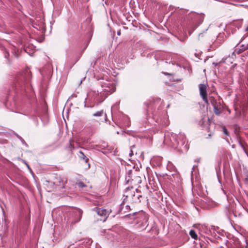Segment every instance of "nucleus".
<instances>
[{
  "label": "nucleus",
  "instance_id": "4468645a",
  "mask_svg": "<svg viewBox=\"0 0 248 248\" xmlns=\"http://www.w3.org/2000/svg\"><path fill=\"white\" fill-rule=\"evenodd\" d=\"M210 101L214 107L215 106H216V102L214 98H211Z\"/></svg>",
  "mask_w": 248,
  "mask_h": 248
},
{
  "label": "nucleus",
  "instance_id": "9d476101",
  "mask_svg": "<svg viewBox=\"0 0 248 248\" xmlns=\"http://www.w3.org/2000/svg\"><path fill=\"white\" fill-rule=\"evenodd\" d=\"M189 235L195 240H197L198 239V235L194 230H190L189 232Z\"/></svg>",
  "mask_w": 248,
  "mask_h": 248
},
{
  "label": "nucleus",
  "instance_id": "393cba45",
  "mask_svg": "<svg viewBox=\"0 0 248 248\" xmlns=\"http://www.w3.org/2000/svg\"><path fill=\"white\" fill-rule=\"evenodd\" d=\"M206 129H208V126H207L206 127Z\"/></svg>",
  "mask_w": 248,
  "mask_h": 248
},
{
  "label": "nucleus",
  "instance_id": "423d86ee",
  "mask_svg": "<svg viewBox=\"0 0 248 248\" xmlns=\"http://www.w3.org/2000/svg\"><path fill=\"white\" fill-rule=\"evenodd\" d=\"M248 48L247 46L242 47L241 49L236 48L234 51L232 53V56L235 55V54H240L243 51H244L245 49H247Z\"/></svg>",
  "mask_w": 248,
  "mask_h": 248
},
{
  "label": "nucleus",
  "instance_id": "a211bd4d",
  "mask_svg": "<svg viewBox=\"0 0 248 248\" xmlns=\"http://www.w3.org/2000/svg\"><path fill=\"white\" fill-rule=\"evenodd\" d=\"M23 162L25 163V164H26V165L27 166V167L28 168V169H30V167L29 166V165L26 162V161L24 160H22Z\"/></svg>",
  "mask_w": 248,
  "mask_h": 248
},
{
  "label": "nucleus",
  "instance_id": "ddd939ff",
  "mask_svg": "<svg viewBox=\"0 0 248 248\" xmlns=\"http://www.w3.org/2000/svg\"><path fill=\"white\" fill-rule=\"evenodd\" d=\"M77 185L80 188H82L86 186V185L83 182H81L77 183Z\"/></svg>",
  "mask_w": 248,
  "mask_h": 248
},
{
  "label": "nucleus",
  "instance_id": "9b49d317",
  "mask_svg": "<svg viewBox=\"0 0 248 248\" xmlns=\"http://www.w3.org/2000/svg\"><path fill=\"white\" fill-rule=\"evenodd\" d=\"M75 214H76V215L79 216V218L77 220V221H78L80 219V218L81 217L82 214V211L81 210H80L79 209H77L76 210Z\"/></svg>",
  "mask_w": 248,
  "mask_h": 248
},
{
  "label": "nucleus",
  "instance_id": "a878e982",
  "mask_svg": "<svg viewBox=\"0 0 248 248\" xmlns=\"http://www.w3.org/2000/svg\"><path fill=\"white\" fill-rule=\"evenodd\" d=\"M239 246H237L236 247V248H239Z\"/></svg>",
  "mask_w": 248,
  "mask_h": 248
},
{
  "label": "nucleus",
  "instance_id": "7ed1b4c3",
  "mask_svg": "<svg viewBox=\"0 0 248 248\" xmlns=\"http://www.w3.org/2000/svg\"><path fill=\"white\" fill-rule=\"evenodd\" d=\"M200 93L203 100L208 104V99L207 98V86L204 84H200L199 85Z\"/></svg>",
  "mask_w": 248,
  "mask_h": 248
},
{
  "label": "nucleus",
  "instance_id": "412c9836",
  "mask_svg": "<svg viewBox=\"0 0 248 248\" xmlns=\"http://www.w3.org/2000/svg\"><path fill=\"white\" fill-rule=\"evenodd\" d=\"M210 123V120H209V118H208V119H207V121L206 123H207V124H209Z\"/></svg>",
  "mask_w": 248,
  "mask_h": 248
},
{
  "label": "nucleus",
  "instance_id": "f8f14e48",
  "mask_svg": "<svg viewBox=\"0 0 248 248\" xmlns=\"http://www.w3.org/2000/svg\"><path fill=\"white\" fill-rule=\"evenodd\" d=\"M214 110L215 113L216 115H220V114L221 113V111H220V109L218 108L217 106H214Z\"/></svg>",
  "mask_w": 248,
  "mask_h": 248
},
{
  "label": "nucleus",
  "instance_id": "0eeeda50",
  "mask_svg": "<svg viewBox=\"0 0 248 248\" xmlns=\"http://www.w3.org/2000/svg\"><path fill=\"white\" fill-rule=\"evenodd\" d=\"M29 82V78L28 79H25L24 77H21L20 79V81H18L19 85H24L25 83H28Z\"/></svg>",
  "mask_w": 248,
  "mask_h": 248
},
{
  "label": "nucleus",
  "instance_id": "f3484780",
  "mask_svg": "<svg viewBox=\"0 0 248 248\" xmlns=\"http://www.w3.org/2000/svg\"><path fill=\"white\" fill-rule=\"evenodd\" d=\"M70 148L72 149H74V146L73 144V142L71 141H70Z\"/></svg>",
  "mask_w": 248,
  "mask_h": 248
},
{
  "label": "nucleus",
  "instance_id": "6ab92c4d",
  "mask_svg": "<svg viewBox=\"0 0 248 248\" xmlns=\"http://www.w3.org/2000/svg\"><path fill=\"white\" fill-rule=\"evenodd\" d=\"M96 98V100L97 101H99L100 102H102V101H103V100H99V99L97 97H96V98Z\"/></svg>",
  "mask_w": 248,
  "mask_h": 248
},
{
  "label": "nucleus",
  "instance_id": "aec40b11",
  "mask_svg": "<svg viewBox=\"0 0 248 248\" xmlns=\"http://www.w3.org/2000/svg\"><path fill=\"white\" fill-rule=\"evenodd\" d=\"M117 35L120 36L121 35V31L119 30L117 31Z\"/></svg>",
  "mask_w": 248,
  "mask_h": 248
},
{
  "label": "nucleus",
  "instance_id": "5701e85b",
  "mask_svg": "<svg viewBox=\"0 0 248 248\" xmlns=\"http://www.w3.org/2000/svg\"><path fill=\"white\" fill-rule=\"evenodd\" d=\"M133 152H132V150H131V153H129V155H133Z\"/></svg>",
  "mask_w": 248,
  "mask_h": 248
},
{
  "label": "nucleus",
  "instance_id": "f03ea898",
  "mask_svg": "<svg viewBox=\"0 0 248 248\" xmlns=\"http://www.w3.org/2000/svg\"><path fill=\"white\" fill-rule=\"evenodd\" d=\"M124 201L129 200L132 202H135L136 198L135 192L132 188H127L124 195Z\"/></svg>",
  "mask_w": 248,
  "mask_h": 248
},
{
  "label": "nucleus",
  "instance_id": "1a4fd4ad",
  "mask_svg": "<svg viewBox=\"0 0 248 248\" xmlns=\"http://www.w3.org/2000/svg\"><path fill=\"white\" fill-rule=\"evenodd\" d=\"M79 155H78L79 157L81 159L85 160L86 163H87L88 159L86 157V156L84 154V153L82 151H79Z\"/></svg>",
  "mask_w": 248,
  "mask_h": 248
},
{
  "label": "nucleus",
  "instance_id": "39448f33",
  "mask_svg": "<svg viewBox=\"0 0 248 248\" xmlns=\"http://www.w3.org/2000/svg\"><path fill=\"white\" fill-rule=\"evenodd\" d=\"M192 16L194 18V22L196 21L198 19L200 20V23L203 20V16L201 15L197 14L196 13H192Z\"/></svg>",
  "mask_w": 248,
  "mask_h": 248
},
{
  "label": "nucleus",
  "instance_id": "20e7f679",
  "mask_svg": "<svg viewBox=\"0 0 248 248\" xmlns=\"http://www.w3.org/2000/svg\"><path fill=\"white\" fill-rule=\"evenodd\" d=\"M95 210L96 211L97 215L102 217L100 219L104 221H105L109 215L108 211L104 209L98 208H96Z\"/></svg>",
  "mask_w": 248,
  "mask_h": 248
},
{
  "label": "nucleus",
  "instance_id": "b1692460",
  "mask_svg": "<svg viewBox=\"0 0 248 248\" xmlns=\"http://www.w3.org/2000/svg\"><path fill=\"white\" fill-rule=\"evenodd\" d=\"M211 133H210V134H208V136H209V137H211Z\"/></svg>",
  "mask_w": 248,
  "mask_h": 248
},
{
  "label": "nucleus",
  "instance_id": "f257e3e1",
  "mask_svg": "<svg viewBox=\"0 0 248 248\" xmlns=\"http://www.w3.org/2000/svg\"><path fill=\"white\" fill-rule=\"evenodd\" d=\"M164 138V142L179 152H185L188 149L187 141L184 134L165 135Z\"/></svg>",
  "mask_w": 248,
  "mask_h": 248
},
{
  "label": "nucleus",
  "instance_id": "6e6552de",
  "mask_svg": "<svg viewBox=\"0 0 248 248\" xmlns=\"http://www.w3.org/2000/svg\"><path fill=\"white\" fill-rule=\"evenodd\" d=\"M103 115H104L105 116V117H106V114L104 112L103 110H101L100 111H97L96 112L93 114V116L94 117H100V116H102Z\"/></svg>",
  "mask_w": 248,
  "mask_h": 248
},
{
  "label": "nucleus",
  "instance_id": "dca6fc26",
  "mask_svg": "<svg viewBox=\"0 0 248 248\" xmlns=\"http://www.w3.org/2000/svg\"><path fill=\"white\" fill-rule=\"evenodd\" d=\"M223 132H224V133L225 135H228V131H227V129H226V128H225V127H224V128H223Z\"/></svg>",
  "mask_w": 248,
  "mask_h": 248
},
{
  "label": "nucleus",
  "instance_id": "2eb2a0df",
  "mask_svg": "<svg viewBox=\"0 0 248 248\" xmlns=\"http://www.w3.org/2000/svg\"><path fill=\"white\" fill-rule=\"evenodd\" d=\"M14 53L16 57H18V50L15 48L14 50Z\"/></svg>",
  "mask_w": 248,
  "mask_h": 248
},
{
  "label": "nucleus",
  "instance_id": "4be33fe9",
  "mask_svg": "<svg viewBox=\"0 0 248 248\" xmlns=\"http://www.w3.org/2000/svg\"><path fill=\"white\" fill-rule=\"evenodd\" d=\"M203 34L202 33H200L199 35V39H200V38L201 36H202Z\"/></svg>",
  "mask_w": 248,
  "mask_h": 248
}]
</instances>
